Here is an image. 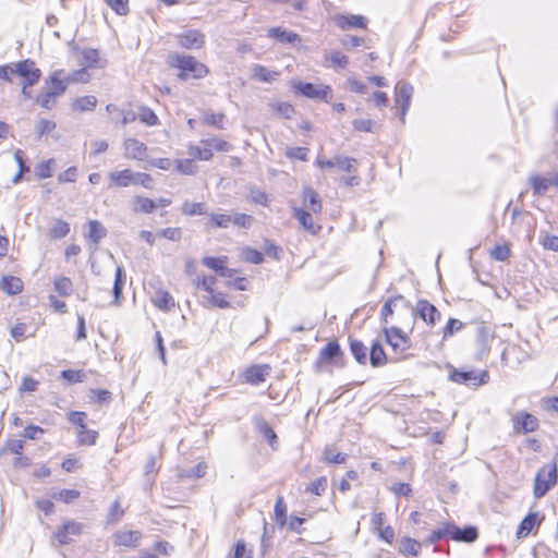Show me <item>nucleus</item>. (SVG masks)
Instances as JSON below:
<instances>
[{
    "label": "nucleus",
    "mask_w": 558,
    "mask_h": 558,
    "mask_svg": "<svg viewBox=\"0 0 558 558\" xmlns=\"http://www.w3.org/2000/svg\"><path fill=\"white\" fill-rule=\"evenodd\" d=\"M303 202L313 213L317 214L322 211V201L312 187H305L303 190Z\"/></svg>",
    "instance_id": "nucleus-28"
},
{
    "label": "nucleus",
    "mask_w": 558,
    "mask_h": 558,
    "mask_svg": "<svg viewBox=\"0 0 558 558\" xmlns=\"http://www.w3.org/2000/svg\"><path fill=\"white\" fill-rule=\"evenodd\" d=\"M324 461L333 464H342L345 463L348 459V454L343 452H338L333 447H326L323 453Z\"/></svg>",
    "instance_id": "nucleus-36"
},
{
    "label": "nucleus",
    "mask_w": 558,
    "mask_h": 558,
    "mask_svg": "<svg viewBox=\"0 0 558 558\" xmlns=\"http://www.w3.org/2000/svg\"><path fill=\"white\" fill-rule=\"evenodd\" d=\"M203 146H208L210 149H216L217 151H229L231 149V145L219 137H210L201 141Z\"/></svg>",
    "instance_id": "nucleus-40"
},
{
    "label": "nucleus",
    "mask_w": 558,
    "mask_h": 558,
    "mask_svg": "<svg viewBox=\"0 0 558 558\" xmlns=\"http://www.w3.org/2000/svg\"><path fill=\"white\" fill-rule=\"evenodd\" d=\"M107 235L106 228L98 220H90L88 222V234L87 239L95 244H98L101 239Z\"/></svg>",
    "instance_id": "nucleus-29"
},
{
    "label": "nucleus",
    "mask_w": 558,
    "mask_h": 558,
    "mask_svg": "<svg viewBox=\"0 0 558 558\" xmlns=\"http://www.w3.org/2000/svg\"><path fill=\"white\" fill-rule=\"evenodd\" d=\"M56 126H57V124L53 121L47 120V119H40L36 123V133L39 137H41V136L52 132L56 129Z\"/></svg>",
    "instance_id": "nucleus-59"
},
{
    "label": "nucleus",
    "mask_w": 558,
    "mask_h": 558,
    "mask_svg": "<svg viewBox=\"0 0 558 558\" xmlns=\"http://www.w3.org/2000/svg\"><path fill=\"white\" fill-rule=\"evenodd\" d=\"M253 72H254L255 78H257L260 82H266V83H270V82L275 81L277 78V76L279 75L278 72L268 70L266 66L259 65V64L254 66Z\"/></svg>",
    "instance_id": "nucleus-37"
},
{
    "label": "nucleus",
    "mask_w": 558,
    "mask_h": 558,
    "mask_svg": "<svg viewBox=\"0 0 558 558\" xmlns=\"http://www.w3.org/2000/svg\"><path fill=\"white\" fill-rule=\"evenodd\" d=\"M141 538L138 531H120L114 534V544L119 546H135Z\"/></svg>",
    "instance_id": "nucleus-26"
},
{
    "label": "nucleus",
    "mask_w": 558,
    "mask_h": 558,
    "mask_svg": "<svg viewBox=\"0 0 558 558\" xmlns=\"http://www.w3.org/2000/svg\"><path fill=\"white\" fill-rule=\"evenodd\" d=\"M293 216L298 219L300 225L312 234H316L319 231L320 227L315 226L313 217L308 211L302 208H294Z\"/></svg>",
    "instance_id": "nucleus-22"
},
{
    "label": "nucleus",
    "mask_w": 558,
    "mask_h": 558,
    "mask_svg": "<svg viewBox=\"0 0 558 558\" xmlns=\"http://www.w3.org/2000/svg\"><path fill=\"white\" fill-rule=\"evenodd\" d=\"M254 218L246 214H235L232 216V223L236 227L248 229L252 227Z\"/></svg>",
    "instance_id": "nucleus-62"
},
{
    "label": "nucleus",
    "mask_w": 558,
    "mask_h": 558,
    "mask_svg": "<svg viewBox=\"0 0 558 558\" xmlns=\"http://www.w3.org/2000/svg\"><path fill=\"white\" fill-rule=\"evenodd\" d=\"M80 497V490H59L52 494V498L57 501L71 504Z\"/></svg>",
    "instance_id": "nucleus-52"
},
{
    "label": "nucleus",
    "mask_w": 558,
    "mask_h": 558,
    "mask_svg": "<svg viewBox=\"0 0 558 558\" xmlns=\"http://www.w3.org/2000/svg\"><path fill=\"white\" fill-rule=\"evenodd\" d=\"M541 244L545 250L558 252V236L556 235L545 234L541 240Z\"/></svg>",
    "instance_id": "nucleus-64"
},
{
    "label": "nucleus",
    "mask_w": 558,
    "mask_h": 558,
    "mask_svg": "<svg viewBox=\"0 0 558 558\" xmlns=\"http://www.w3.org/2000/svg\"><path fill=\"white\" fill-rule=\"evenodd\" d=\"M124 280H125L124 270L121 266H118L116 269L114 283H113V288H112L116 303H118L120 298L122 296V288L124 284Z\"/></svg>",
    "instance_id": "nucleus-39"
},
{
    "label": "nucleus",
    "mask_w": 558,
    "mask_h": 558,
    "mask_svg": "<svg viewBox=\"0 0 558 558\" xmlns=\"http://www.w3.org/2000/svg\"><path fill=\"white\" fill-rule=\"evenodd\" d=\"M82 64L88 68H95L99 61V51L97 49L88 48L82 51Z\"/></svg>",
    "instance_id": "nucleus-48"
},
{
    "label": "nucleus",
    "mask_w": 558,
    "mask_h": 558,
    "mask_svg": "<svg viewBox=\"0 0 558 558\" xmlns=\"http://www.w3.org/2000/svg\"><path fill=\"white\" fill-rule=\"evenodd\" d=\"M511 254V250L508 245L506 244H502V245H496L494 246V248L490 251V257L495 260H498V262H505L509 258Z\"/></svg>",
    "instance_id": "nucleus-53"
},
{
    "label": "nucleus",
    "mask_w": 558,
    "mask_h": 558,
    "mask_svg": "<svg viewBox=\"0 0 558 558\" xmlns=\"http://www.w3.org/2000/svg\"><path fill=\"white\" fill-rule=\"evenodd\" d=\"M227 260V257H211L207 256L202 259V263L204 266L208 267L209 269L216 271L218 275L226 266L225 263Z\"/></svg>",
    "instance_id": "nucleus-47"
},
{
    "label": "nucleus",
    "mask_w": 558,
    "mask_h": 558,
    "mask_svg": "<svg viewBox=\"0 0 558 558\" xmlns=\"http://www.w3.org/2000/svg\"><path fill=\"white\" fill-rule=\"evenodd\" d=\"M14 74L23 78V84L26 86L36 85L41 77V70L36 68L35 62L31 59H25L14 63Z\"/></svg>",
    "instance_id": "nucleus-4"
},
{
    "label": "nucleus",
    "mask_w": 558,
    "mask_h": 558,
    "mask_svg": "<svg viewBox=\"0 0 558 558\" xmlns=\"http://www.w3.org/2000/svg\"><path fill=\"white\" fill-rule=\"evenodd\" d=\"M270 107L282 118L284 119H291L292 116L295 112L294 107L287 101H277L274 104H270Z\"/></svg>",
    "instance_id": "nucleus-42"
},
{
    "label": "nucleus",
    "mask_w": 558,
    "mask_h": 558,
    "mask_svg": "<svg viewBox=\"0 0 558 558\" xmlns=\"http://www.w3.org/2000/svg\"><path fill=\"white\" fill-rule=\"evenodd\" d=\"M398 304H401L404 308L408 310L412 308L411 302L401 294L388 298L380 310L383 327L388 326V317L393 314L395 307H397Z\"/></svg>",
    "instance_id": "nucleus-10"
},
{
    "label": "nucleus",
    "mask_w": 558,
    "mask_h": 558,
    "mask_svg": "<svg viewBox=\"0 0 558 558\" xmlns=\"http://www.w3.org/2000/svg\"><path fill=\"white\" fill-rule=\"evenodd\" d=\"M478 532L475 526L458 527L451 523V538L457 542L473 543L477 539Z\"/></svg>",
    "instance_id": "nucleus-17"
},
{
    "label": "nucleus",
    "mask_w": 558,
    "mask_h": 558,
    "mask_svg": "<svg viewBox=\"0 0 558 558\" xmlns=\"http://www.w3.org/2000/svg\"><path fill=\"white\" fill-rule=\"evenodd\" d=\"M557 482V468L555 464L544 465L535 476L534 488H550Z\"/></svg>",
    "instance_id": "nucleus-11"
},
{
    "label": "nucleus",
    "mask_w": 558,
    "mask_h": 558,
    "mask_svg": "<svg viewBox=\"0 0 558 558\" xmlns=\"http://www.w3.org/2000/svg\"><path fill=\"white\" fill-rule=\"evenodd\" d=\"M539 523L541 520L538 519V512H530L519 524L517 537H526L537 525H539Z\"/></svg>",
    "instance_id": "nucleus-21"
},
{
    "label": "nucleus",
    "mask_w": 558,
    "mask_h": 558,
    "mask_svg": "<svg viewBox=\"0 0 558 558\" xmlns=\"http://www.w3.org/2000/svg\"><path fill=\"white\" fill-rule=\"evenodd\" d=\"M341 354L340 344L337 341H330L320 350L319 359L325 362H330Z\"/></svg>",
    "instance_id": "nucleus-33"
},
{
    "label": "nucleus",
    "mask_w": 558,
    "mask_h": 558,
    "mask_svg": "<svg viewBox=\"0 0 558 558\" xmlns=\"http://www.w3.org/2000/svg\"><path fill=\"white\" fill-rule=\"evenodd\" d=\"M24 440L22 439H8L2 447H0V457L10 452L12 454H20L24 449Z\"/></svg>",
    "instance_id": "nucleus-34"
},
{
    "label": "nucleus",
    "mask_w": 558,
    "mask_h": 558,
    "mask_svg": "<svg viewBox=\"0 0 558 558\" xmlns=\"http://www.w3.org/2000/svg\"><path fill=\"white\" fill-rule=\"evenodd\" d=\"M168 64L180 70L178 77L182 81L203 78L208 74V68L193 56L169 54Z\"/></svg>",
    "instance_id": "nucleus-1"
},
{
    "label": "nucleus",
    "mask_w": 558,
    "mask_h": 558,
    "mask_svg": "<svg viewBox=\"0 0 558 558\" xmlns=\"http://www.w3.org/2000/svg\"><path fill=\"white\" fill-rule=\"evenodd\" d=\"M369 363L373 367H379L386 364L387 355L380 342L375 341L368 354Z\"/></svg>",
    "instance_id": "nucleus-25"
},
{
    "label": "nucleus",
    "mask_w": 558,
    "mask_h": 558,
    "mask_svg": "<svg viewBox=\"0 0 558 558\" xmlns=\"http://www.w3.org/2000/svg\"><path fill=\"white\" fill-rule=\"evenodd\" d=\"M355 159L345 157V156H337L336 157V167L345 172H354L356 168L354 167Z\"/></svg>",
    "instance_id": "nucleus-58"
},
{
    "label": "nucleus",
    "mask_w": 558,
    "mask_h": 558,
    "mask_svg": "<svg viewBox=\"0 0 558 558\" xmlns=\"http://www.w3.org/2000/svg\"><path fill=\"white\" fill-rule=\"evenodd\" d=\"M421 547L422 545L417 541L410 537H404L400 543L399 550L404 555L417 556L420 554Z\"/></svg>",
    "instance_id": "nucleus-35"
},
{
    "label": "nucleus",
    "mask_w": 558,
    "mask_h": 558,
    "mask_svg": "<svg viewBox=\"0 0 558 558\" xmlns=\"http://www.w3.org/2000/svg\"><path fill=\"white\" fill-rule=\"evenodd\" d=\"M254 424L257 432L267 440L270 447L277 449L278 437L272 427L263 417H255Z\"/></svg>",
    "instance_id": "nucleus-19"
},
{
    "label": "nucleus",
    "mask_w": 558,
    "mask_h": 558,
    "mask_svg": "<svg viewBox=\"0 0 558 558\" xmlns=\"http://www.w3.org/2000/svg\"><path fill=\"white\" fill-rule=\"evenodd\" d=\"M178 44L185 49H199L205 44V35L197 29H187L180 33Z\"/></svg>",
    "instance_id": "nucleus-9"
},
{
    "label": "nucleus",
    "mask_w": 558,
    "mask_h": 558,
    "mask_svg": "<svg viewBox=\"0 0 558 558\" xmlns=\"http://www.w3.org/2000/svg\"><path fill=\"white\" fill-rule=\"evenodd\" d=\"M97 433L95 430H88L86 427L84 429H80L77 434V440L81 445L90 446L96 442Z\"/></svg>",
    "instance_id": "nucleus-54"
},
{
    "label": "nucleus",
    "mask_w": 558,
    "mask_h": 558,
    "mask_svg": "<svg viewBox=\"0 0 558 558\" xmlns=\"http://www.w3.org/2000/svg\"><path fill=\"white\" fill-rule=\"evenodd\" d=\"M133 211L150 214L157 208V203L148 197L135 196L133 198Z\"/></svg>",
    "instance_id": "nucleus-30"
},
{
    "label": "nucleus",
    "mask_w": 558,
    "mask_h": 558,
    "mask_svg": "<svg viewBox=\"0 0 558 558\" xmlns=\"http://www.w3.org/2000/svg\"><path fill=\"white\" fill-rule=\"evenodd\" d=\"M138 118L141 122L149 126L159 124L157 114L148 107H140Z\"/></svg>",
    "instance_id": "nucleus-45"
},
{
    "label": "nucleus",
    "mask_w": 558,
    "mask_h": 558,
    "mask_svg": "<svg viewBox=\"0 0 558 558\" xmlns=\"http://www.w3.org/2000/svg\"><path fill=\"white\" fill-rule=\"evenodd\" d=\"M291 86L295 93L310 99H319L328 104L332 98V89L329 85L294 81Z\"/></svg>",
    "instance_id": "nucleus-3"
},
{
    "label": "nucleus",
    "mask_w": 558,
    "mask_h": 558,
    "mask_svg": "<svg viewBox=\"0 0 558 558\" xmlns=\"http://www.w3.org/2000/svg\"><path fill=\"white\" fill-rule=\"evenodd\" d=\"M350 351L355 361L361 364L365 365L368 361V349L364 343L357 339L350 338Z\"/></svg>",
    "instance_id": "nucleus-23"
},
{
    "label": "nucleus",
    "mask_w": 558,
    "mask_h": 558,
    "mask_svg": "<svg viewBox=\"0 0 558 558\" xmlns=\"http://www.w3.org/2000/svg\"><path fill=\"white\" fill-rule=\"evenodd\" d=\"M232 223V216L228 214H211L209 225L214 228H228Z\"/></svg>",
    "instance_id": "nucleus-44"
},
{
    "label": "nucleus",
    "mask_w": 558,
    "mask_h": 558,
    "mask_svg": "<svg viewBox=\"0 0 558 558\" xmlns=\"http://www.w3.org/2000/svg\"><path fill=\"white\" fill-rule=\"evenodd\" d=\"M336 23L338 27L345 31L350 28H365L367 20L362 15H338L336 17Z\"/></svg>",
    "instance_id": "nucleus-16"
},
{
    "label": "nucleus",
    "mask_w": 558,
    "mask_h": 558,
    "mask_svg": "<svg viewBox=\"0 0 558 558\" xmlns=\"http://www.w3.org/2000/svg\"><path fill=\"white\" fill-rule=\"evenodd\" d=\"M124 149L125 157L131 159L143 160L146 155L147 147L145 146L144 143L140 142L136 138H128L124 142Z\"/></svg>",
    "instance_id": "nucleus-18"
},
{
    "label": "nucleus",
    "mask_w": 558,
    "mask_h": 558,
    "mask_svg": "<svg viewBox=\"0 0 558 558\" xmlns=\"http://www.w3.org/2000/svg\"><path fill=\"white\" fill-rule=\"evenodd\" d=\"M223 113L207 112L204 114L203 121L208 125H214L219 130H223Z\"/></svg>",
    "instance_id": "nucleus-55"
},
{
    "label": "nucleus",
    "mask_w": 558,
    "mask_h": 558,
    "mask_svg": "<svg viewBox=\"0 0 558 558\" xmlns=\"http://www.w3.org/2000/svg\"><path fill=\"white\" fill-rule=\"evenodd\" d=\"M462 327H463L462 322H460L459 319H456V318H449V320L447 322V324L444 328L442 338L447 339V338L453 336V333L456 331L462 329Z\"/></svg>",
    "instance_id": "nucleus-61"
},
{
    "label": "nucleus",
    "mask_w": 558,
    "mask_h": 558,
    "mask_svg": "<svg viewBox=\"0 0 558 558\" xmlns=\"http://www.w3.org/2000/svg\"><path fill=\"white\" fill-rule=\"evenodd\" d=\"M134 171L131 169H124L120 171H111L109 173V180L112 186L116 187H128L133 185Z\"/></svg>",
    "instance_id": "nucleus-20"
},
{
    "label": "nucleus",
    "mask_w": 558,
    "mask_h": 558,
    "mask_svg": "<svg viewBox=\"0 0 558 558\" xmlns=\"http://www.w3.org/2000/svg\"><path fill=\"white\" fill-rule=\"evenodd\" d=\"M449 379L463 385L481 386L488 383L489 375L486 371L478 374L474 371H459L453 368L449 375Z\"/></svg>",
    "instance_id": "nucleus-7"
},
{
    "label": "nucleus",
    "mask_w": 558,
    "mask_h": 558,
    "mask_svg": "<svg viewBox=\"0 0 558 558\" xmlns=\"http://www.w3.org/2000/svg\"><path fill=\"white\" fill-rule=\"evenodd\" d=\"M157 235L162 236L167 240L178 242L182 238V230L181 228H165L157 232Z\"/></svg>",
    "instance_id": "nucleus-60"
},
{
    "label": "nucleus",
    "mask_w": 558,
    "mask_h": 558,
    "mask_svg": "<svg viewBox=\"0 0 558 558\" xmlns=\"http://www.w3.org/2000/svg\"><path fill=\"white\" fill-rule=\"evenodd\" d=\"M267 36L269 38H275L281 44L295 45L301 43V37L298 33L288 31L280 26L269 28L267 32Z\"/></svg>",
    "instance_id": "nucleus-15"
},
{
    "label": "nucleus",
    "mask_w": 558,
    "mask_h": 558,
    "mask_svg": "<svg viewBox=\"0 0 558 558\" xmlns=\"http://www.w3.org/2000/svg\"><path fill=\"white\" fill-rule=\"evenodd\" d=\"M412 312L415 316L420 317L426 325L433 327L441 318V313L429 301L421 299L416 305L412 306Z\"/></svg>",
    "instance_id": "nucleus-6"
},
{
    "label": "nucleus",
    "mask_w": 558,
    "mask_h": 558,
    "mask_svg": "<svg viewBox=\"0 0 558 558\" xmlns=\"http://www.w3.org/2000/svg\"><path fill=\"white\" fill-rule=\"evenodd\" d=\"M208 294L209 296L205 302L206 307L228 308L230 306V303L226 300L223 293L213 291Z\"/></svg>",
    "instance_id": "nucleus-38"
},
{
    "label": "nucleus",
    "mask_w": 558,
    "mask_h": 558,
    "mask_svg": "<svg viewBox=\"0 0 558 558\" xmlns=\"http://www.w3.org/2000/svg\"><path fill=\"white\" fill-rule=\"evenodd\" d=\"M0 288L9 295H15L23 291V281L14 276H4L0 282Z\"/></svg>",
    "instance_id": "nucleus-24"
},
{
    "label": "nucleus",
    "mask_w": 558,
    "mask_h": 558,
    "mask_svg": "<svg viewBox=\"0 0 558 558\" xmlns=\"http://www.w3.org/2000/svg\"><path fill=\"white\" fill-rule=\"evenodd\" d=\"M395 94L396 107L399 109L401 121L404 122V117L409 110L413 95V86L408 82L400 81L395 87Z\"/></svg>",
    "instance_id": "nucleus-5"
},
{
    "label": "nucleus",
    "mask_w": 558,
    "mask_h": 558,
    "mask_svg": "<svg viewBox=\"0 0 558 558\" xmlns=\"http://www.w3.org/2000/svg\"><path fill=\"white\" fill-rule=\"evenodd\" d=\"M70 232V225L63 220H58L50 229V235L53 239H62Z\"/></svg>",
    "instance_id": "nucleus-50"
},
{
    "label": "nucleus",
    "mask_w": 558,
    "mask_h": 558,
    "mask_svg": "<svg viewBox=\"0 0 558 558\" xmlns=\"http://www.w3.org/2000/svg\"><path fill=\"white\" fill-rule=\"evenodd\" d=\"M513 427L517 432L531 433L538 427V420L526 412H518L513 418Z\"/></svg>",
    "instance_id": "nucleus-13"
},
{
    "label": "nucleus",
    "mask_w": 558,
    "mask_h": 558,
    "mask_svg": "<svg viewBox=\"0 0 558 558\" xmlns=\"http://www.w3.org/2000/svg\"><path fill=\"white\" fill-rule=\"evenodd\" d=\"M275 520L281 526L287 523V506L283 502V498L281 496H278L276 500Z\"/></svg>",
    "instance_id": "nucleus-46"
},
{
    "label": "nucleus",
    "mask_w": 558,
    "mask_h": 558,
    "mask_svg": "<svg viewBox=\"0 0 558 558\" xmlns=\"http://www.w3.org/2000/svg\"><path fill=\"white\" fill-rule=\"evenodd\" d=\"M62 71H54L46 81L45 87L47 92H50L56 98L62 96L69 84V80H62L60 75Z\"/></svg>",
    "instance_id": "nucleus-14"
},
{
    "label": "nucleus",
    "mask_w": 558,
    "mask_h": 558,
    "mask_svg": "<svg viewBox=\"0 0 558 558\" xmlns=\"http://www.w3.org/2000/svg\"><path fill=\"white\" fill-rule=\"evenodd\" d=\"M269 371V365H253L244 371L243 377L247 384L258 386L266 380Z\"/></svg>",
    "instance_id": "nucleus-12"
},
{
    "label": "nucleus",
    "mask_w": 558,
    "mask_h": 558,
    "mask_svg": "<svg viewBox=\"0 0 558 558\" xmlns=\"http://www.w3.org/2000/svg\"><path fill=\"white\" fill-rule=\"evenodd\" d=\"M446 536L451 537V523H445L441 527L434 530L427 537L426 542L428 544H434L445 538Z\"/></svg>",
    "instance_id": "nucleus-43"
},
{
    "label": "nucleus",
    "mask_w": 558,
    "mask_h": 558,
    "mask_svg": "<svg viewBox=\"0 0 558 558\" xmlns=\"http://www.w3.org/2000/svg\"><path fill=\"white\" fill-rule=\"evenodd\" d=\"M242 257L245 262L255 265L262 264L264 262L263 253L252 247H245L242 252Z\"/></svg>",
    "instance_id": "nucleus-51"
},
{
    "label": "nucleus",
    "mask_w": 558,
    "mask_h": 558,
    "mask_svg": "<svg viewBox=\"0 0 558 558\" xmlns=\"http://www.w3.org/2000/svg\"><path fill=\"white\" fill-rule=\"evenodd\" d=\"M328 60L332 63L333 66L344 69L349 64V59L345 54L339 52V51H332L327 57Z\"/></svg>",
    "instance_id": "nucleus-63"
},
{
    "label": "nucleus",
    "mask_w": 558,
    "mask_h": 558,
    "mask_svg": "<svg viewBox=\"0 0 558 558\" xmlns=\"http://www.w3.org/2000/svg\"><path fill=\"white\" fill-rule=\"evenodd\" d=\"M105 2L118 14L126 15L129 13V0H105Z\"/></svg>",
    "instance_id": "nucleus-57"
},
{
    "label": "nucleus",
    "mask_w": 558,
    "mask_h": 558,
    "mask_svg": "<svg viewBox=\"0 0 558 558\" xmlns=\"http://www.w3.org/2000/svg\"><path fill=\"white\" fill-rule=\"evenodd\" d=\"M182 213L186 216L206 215L207 208L204 203L185 202L182 205Z\"/></svg>",
    "instance_id": "nucleus-41"
},
{
    "label": "nucleus",
    "mask_w": 558,
    "mask_h": 558,
    "mask_svg": "<svg viewBox=\"0 0 558 558\" xmlns=\"http://www.w3.org/2000/svg\"><path fill=\"white\" fill-rule=\"evenodd\" d=\"M530 185L533 190V194L536 196H542L546 193V191L551 185L550 179L543 178L538 174H533L529 179Z\"/></svg>",
    "instance_id": "nucleus-27"
},
{
    "label": "nucleus",
    "mask_w": 558,
    "mask_h": 558,
    "mask_svg": "<svg viewBox=\"0 0 558 558\" xmlns=\"http://www.w3.org/2000/svg\"><path fill=\"white\" fill-rule=\"evenodd\" d=\"M97 105V98L95 96L88 95L76 98L72 104V109L74 111H93Z\"/></svg>",
    "instance_id": "nucleus-31"
},
{
    "label": "nucleus",
    "mask_w": 558,
    "mask_h": 558,
    "mask_svg": "<svg viewBox=\"0 0 558 558\" xmlns=\"http://www.w3.org/2000/svg\"><path fill=\"white\" fill-rule=\"evenodd\" d=\"M385 341L391 348L396 357L404 359L407 351L412 347L410 337L396 326H384Z\"/></svg>",
    "instance_id": "nucleus-2"
},
{
    "label": "nucleus",
    "mask_w": 558,
    "mask_h": 558,
    "mask_svg": "<svg viewBox=\"0 0 558 558\" xmlns=\"http://www.w3.org/2000/svg\"><path fill=\"white\" fill-rule=\"evenodd\" d=\"M56 97L50 92H45L36 97V102L44 109L51 110L56 105Z\"/></svg>",
    "instance_id": "nucleus-56"
},
{
    "label": "nucleus",
    "mask_w": 558,
    "mask_h": 558,
    "mask_svg": "<svg viewBox=\"0 0 558 558\" xmlns=\"http://www.w3.org/2000/svg\"><path fill=\"white\" fill-rule=\"evenodd\" d=\"M72 281L66 277H60L54 280V289L60 295H70L72 293Z\"/></svg>",
    "instance_id": "nucleus-49"
},
{
    "label": "nucleus",
    "mask_w": 558,
    "mask_h": 558,
    "mask_svg": "<svg viewBox=\"0 0 558 558\" xmlns=\"http://www.w3.org/2000/svg\"><path fill=\"white\" fill-rule=\"evenodd\" d=\"M153 303L162 311H170L175 305L174 299L167 291H158L156 296L153 299Z\"/></svg>",
    "instance_id": "nucleus-32"
},
{
    "label": "nucleus",
    "mask_w": 558,
    "mask_h": 558,
    "mask_svg": "<svg viewBox=\"0 0 558 558\" xmlns=\"http://www.w3.org/2000/svg\"><path fill=\"white\" fill-rule=\"evenodd\" d=\"M83 530V523L68 520L58 531L54 532V538L58 541L59 545H66L73 541V536L81 535Z\"/></svg>",
    "instance_id": "nucleus-8"
}]
</instances>
